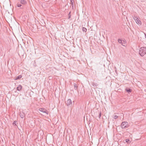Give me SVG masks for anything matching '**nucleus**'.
I'll use <instances>...</instances> for the list:
<instances>
[{
  "mask_svg": "<svg viewBox=\"0 0 146 146\" xmlns=\"http://www.w3.org/2000/svg\"><path fill=\"white\" fill-rule=\"evenodd\" d=\"M139 54L141 56H143L145 55L146 54V47H141L139 50Z\"/></svg>",
  "mask_w": 146,
  "mask_h": 146,
  "instance_id": "obj_1",
  "label": "nucleus"
},
{
  "mask_svg": "<svg viewBox=\"0 0 146 146\" xmlns=\"http://www.w3.org/2000/svg\"><path fill=\"white\" fill-rule=\"evenodd\" d=\"M129 126L128 123L125 121L122 122L120 125L122 129L127 128L129 127Z\"/></svg>",
  "mask_w": 146,
  "mask_h": 146,
  "instance_id": "obj_2",
  "label": "nucleus"
},
{
  "mask_svg": "<svg viewBox=\"0 0 146 146\" xmlns=\"http://www.w3.org/2000/svg\"><path fill=\"white\" fill-rule=\"evenodd\" d=\"M39 110L42 112L46 113V115H48V112L47 110L44 108H40Z\"/></svg>",
  "mask_w": 146,
  "mask_h": 146,
  "instance_id": "obj_3",
  "label": "nucleus"
},
{
  "mask_svg": "<svg viewBox=\"0 0 146 146\" xmlns=\"http://www.w3.org/2000/svg\"><path fill=\"white\" fill-rule=\"evenodd\" d=\"M67 104L68 106H71L72 104V102L70 99H69L68 100Z\"/></svg>",
  "mask_w": 146,
  "mask_h": 146,
  "instance_id": "obj_4",
  "label": "nucleus"
},
{
  "mask_svg": "<svg viewBox=\"0 0 146 146\" xmlns=\"http://www.w3.org/2000/svg\"><path fill=\"white\" fill-rule=\"evenodd\" d=\"M118 41L119 43L121 44L122 45L125 46L124 45V44H125V41L124 40H123L122 39L119 38L118 39Z\"/></svg>",
  "mask_w": 146,
  "mask_h": 146,
  "instance_id": "obj_5",
  "label": "nucleus"
},
{
  "mask_svg": "<svg viewBox=\"0 0 146 146\" xmlns=\"http://www.w3.org/2000/svg\"><path fill=\"white\" fill-rule=\"evenodd\" d=\"M73 85L74 86V88L75 90H78V84H76V83H74Z\"/></svg>",
  "mask_w": 146,
  "mask_h": 146,
  "instance_id": "obj_6",
  "label": "nucleus"
},
{
  "mask_svg": "<svg viewBox=\"0 0 146 146\" xmlns=\"http://www.w3.org/2000/svg\"><path fill=\"white\" fill-rule=\"evenodd\" d=\"M22 87L21 85H19L17 88V90L18 91H20L22 89Z\"/></svg>",
  "mask_w": 146,
  "mask_h": 146,
  "instance_id": "obj_7",
  "label": "nucleus"
},
{
  "mask_svg": "<svg viewBox=\"0 0 146 146\" xmlns=\"http://www.w3.org/2000/svg\"><path fill=\"white\" fill-rule=\"evenodd\" d=\"M20 117L22 118H23L25 117V114L24 113H23V112H22V113H21V112L20 113Z\"/></svg>",
  "mask_w": 146,
  "mask_h": 146,
  "instance_id": "obj_8",
  "label": "nucleus"
},
{
  "mask_svg": "<svg viewBox=\"0 0 146 146\" xmlns=\"http://www.w3.org/2000/svg\"><path fill=\"white\" fill-rule=\"evenodd\" d=\"M135 22L138 24H139V25H141V21L138 19H137V20L135 21Z\"/></svg>",
  "mask_w": 146,
  "mask_h": 146,
  "instance_id": "obj_9",
  "label": "nucleus"
},
{
  "mask_svg": "<svg viewBox=\"0 0 146 146\" xmlns=\"http://www.w3.org/2000/svg\"><path fill=\"white\" fill-rule=\"evenodd\" d=\"M20 2L21 4L23 5H25L27 3L26 1L24 0H21L20 1Z\"/></svg>",
  "mask_w": 146,
  "mask_h": 146,
  "instance_id": "obj_10",
  "label": "nucleus"
},
{
  "mask_svg": "<svg viewBox=\"0 0 146 146\" xmlns=\"http://www.w3.org/2000/svg\"><path fill=\"white\" fill-rule=\"evenodd\" d=\"M125 90L127 92L129 93L131 92L132 91L131 89L128 88H126L125 89Z\"/></svg>",
  "mask_w": 146,
  "mask_h": 146,
  "instance_id": "obj_11",
  "label": "nucleus"
},
{
  "mask_svg": "<svg viewBox=\"0 0 146 146\" xmlns=\"http://www.w3.org/2000/svg\"><path fill=\"white\" fill-rule=\"evenodd\" d=\"M22 77V75H20V76H19L17 77L15 79V80H17L18 79H19L21 78Z\"/></svg>",
  "mask_w": 146,
  "mask_h": 146,
  "instance_id": "obj_12",
  "label": "nucleus"
},
{
  "mask_svg": "<svg viewBox=\"0 0 146 146\" xmlns=\"http://www.w3.org/2000/svg\"><path fill=\"white\" fill-rule=\"evenodd\" d=\"M82 30L83 32H86L87 31V29L86 28L83 27L82 28Z\"/></svg>",
  "mask_w": 146,
  "mask_h": 146,
  "instance_id": "obj_13",
  "label": "nucleus"
},
{
  "mask_svg": "<svg viewBox=\"0 0 146 146\" xmlns=\"http://www.w3.org/2000/svg\"><path fill=\"white\" fill-rule=\"evenodd\" d=\"M133 19L135 21H136L137 20V19H138L137 17L135 16L133 17Z\"/></svg>",
  "mask_w": 146,
  "mask_h": 146,
  "instance_id": "obj_14",
  "label": "nucleus"
},
{
  "mask_svg": "<svg viewBox=\"0 0 146 146\" xmlns=\"http://www.w3.org/2000/svg\"><path fill=\"white\" fill-rule=\"evenodd\" d=\"M70 3L72 5V7H73V0H70Z\"/></svg>",
  "mask_w": 146,
  "mask_h": 146,
  "instance_id": "obj_15",
  "label": "nucleus"
},
{
  "mask_svg": "<svg viewBox=\"0 0 146 146\" xmlns=\"http://www.w3.org/2000/svg\"><path fill=\"white\" fill-rule=\"evenodd\" d=\"M17 6L18 7H20L22 6V5L21 4H17Z\"/></svg>",
  "mask_w": 146,
  "mask_h": 146,
  "instance_id": "obj_16",
  "label": "nucleus"
},
{
  "mask_svg": "<svg viewBox=\"0 0 146 146\" xmlns=\"http://www.w3.org/2000/svg\"><path fill=\"white\" fill-rule=\"evenodd\" d=\"M118 117V116L116 115H115L114 116V117H113V118L115 119H117V118Z\"/></svg>",
  "mask_w": 146,
  "mask_h": 146,
  "instance_id": "obj_17",
  "label": "nucleus"
},
{
  "mask_svg": "<svg viewBox=\"0 0 146 146\" xmlns=\"http://www.w3.org/2000/svg\"><path fill=\"white\" fill-rule=\"evenodd\" d=\"M70 12L68 14V19H70L71 17V15H70Z\"/></svg>",
  "mask_w": 146,
  "mask_h": 146,
  "instance_id": "obj_18",
  "label": "nucleus"
},
{
  "mask_svg": "<svg viewBox=\"0 0 146 146\" xmlns=\"http://www.w3.org/2000/svg\"><path fill=\"white\" fill-rule=\"evenodd\" d=\"M3 55V54L0 51V57L1 56H2Z\"/></svg>",
  "mask_w": 146,
  "mask_h": 146,
  "instance_id": "obj_19",
  "label": "nucleus"
},
{
  "mask_svg": "<svg viewBox=\"0 0 146 146\" xmlns=\"http://www.w3.org/2000/svg\"><path fill=\"white\" fill-rule=\"evenodd\" d=\"M101 115H102L101 112H100L99 116V117L100 118L101 116Z\"/></svg>",
  "mask_w": 146,
  "mask_h": 146,
  "instance_id": "obj_20",
  "label": "nucleus"
},
{
  "mask_svg": "<svg viewBox=\"0 0 146 146\" xmlns=\"http://www.w3.org/2000/svg\"><path fill=\"white\" fill-rule=\"evenodd\" d=\"M16 123V121H14L13 123V125H15Z\"/></svg>",
  "mask_w": 146,
  "mask_h": 146,
  "instance_id": "obj_21",
  "label": "nucleus"
},
{
  "mask_svg": "<svg viewBox=\"0 0 146 146\" xmlns=\"http://www.w3.org/2000/svg\"><path fill=\"white\" fill-rule=\"evenodd\" d=\"M129 141V139H126V141L127 142L128 141Z\"/></svg>",
  "mask_w": 146,
  "mask_h": 146,
  "instance_id": "obj_22",
  "label": "nucleus"
}]
</instances>
